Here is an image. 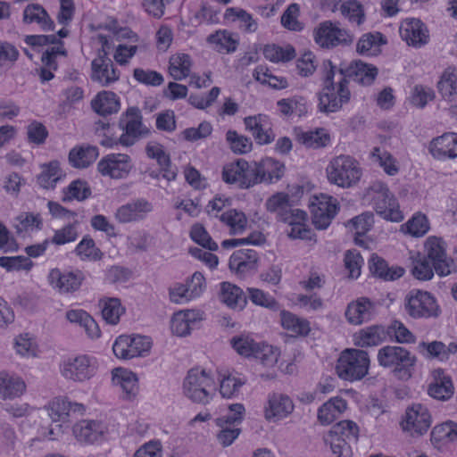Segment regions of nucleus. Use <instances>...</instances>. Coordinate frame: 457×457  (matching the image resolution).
Masks as SVG:
<instances>
[{
	"mask_svg": "<svg viewBox=\"0 0 457 457\" xmlns=\"http://www.w3.org/2000/svg\"><path fill=\"white\" fill-rule=\"evenodd\" d=\"M321 89L317 93L318 110L322 113L339 112L351 100L348 87L352 79L361 86H370L375 81L378 70L361 60H353L349 64L341 62L339 66L330 60H324L321 66Z\"/></svg>",
	"mask_w": 457,
	"mask_h": 457,
	"instance_id": "1",
	"label": "nucleus"
},
{
	"mask_svg": "<svg viewBox=\"0 0 457 457\" xmlns=\"http://www.w3.org/2000/svg\"><path fill=\"white\" fill-rule=\"evenodd\" d=\"M378 365L389 369L398 380L408 381L415 371L417 357L408 349L399 345H385L377 354Z\"/></svg>",
	"mask_w": 457,
	"mask_h": 457,
	"instance_id": "2",
	"label": "nucleus"
},
{
	"mask_svg": "<svg viewBox=\"0 0 457 457\" xmlns=\"http://www.w3.org/2000/svg\"><path fill=\"white\" fill-rule=\"evenodd\" d=\"M370 364V360L367 351L346 348L337 361L336 372L344 380L357 381L368 374Z\"/></svg>",
	"mask_w": 457,
	"mask_h": 457,
	"instance_id": "3",
	"label": "nucleus"
},
{
	"mask_svg": "<svg viewBox=\"0 0 457 457\" xmlns=\"http://www.w3.org/2000/svg\"><path fill=\"white\" fill-rule=\"evenodd\" d=\"M359 437L358 425L350 420H344L334 424L324 440L330 445L336 457H352V444H356Z\"/></svg>",
	"mask_w": 457,
	"mask_h": 457,
	"instance_id": "4",
	"label": "nucleus"
},
{
	"mask_svg": "<svg viewBox=\"0 0 457 457\" xmlns=\"http://www.w3.org/2000/svg\"><path fill=\"white\" fill-rule=\"evenodd\" d=\"M230 345L239 355L258 359L264 366L272 367L278 361L279 353L277 348L264 342H256L249 336L233 337Z\"/></svg>",
	"mask_w": 457,
	"mask_h": 457,
	"instance_id": "5",
	"label": "nucleus"
},
{
	"mask_svg": "<svg viewBox=\"0 0 457 457\" xmlns=\"http://www.w3.org/2000/svg\"><path fill=\"white\" fill-rule=\"evenodd\" d=\"M222 179L228 184L238 183L241 189H248L263 183L259 162H248L245 159H237L235 162L224 167Z\"/></svg>",
	"mask_w": 457,
	"mask_h": 457,
	"instance_id": "6",
	"label": "nucleus"
},
{
	"mask_svg": "<svg viewBox=\"0 0 457 457\" xmlns=\"http://www.w3.org/2000/svg\"><path fill=\"white\" fill-rule=\"evenodd\" d=\"M327 174L330 183L346 188L360 180L361 170L353 157L339 155L330 161L327 167Z\"/></svg>",
	"mask_w": 457,
	"mask_h": 457,
	"instance_id": "7",
	"label": "nucleus"
},
{
	"mask_svg": "<svg viewBox=\"0 0 457 457\" xmlns=\"http://www.w3.org/2000/svg\"><path fill=\"white\" fill-rule=\"evenodd\" d=\"M404 308L413 319H436L442 312L436 297L420 289H411L406 295Z\"/></svg>",
	"mask_w": 457,
	"mask_h": 457,
	"instance_id": "8",
	"label": "nucleus"
},
{
	"mask_svg": "<svg viewBox=\"0 0 457 457\" xmlns=\"http://www.w3.org/2000/svg\"><path fill=\"white\" fill-rule=\"evenodd\" d=\"M213 384L212 378L205 370L193 368L188 370L183 382V390L187 397L194 403L206 404L210 400L208 387Z\"/></svg>",
	"mask_w": 457,
	"mask_h": 457,
	"instance_id": "9",
	"label": "nucleus"
},
{
	"mask_svg": "<svg viewBox=\"0 0 457 457\" xmlns=\"http://www.w3.org/2000/svg\"><path fill=\"white\" fill-rule=\"evenodd\" d=\"M313 37L317 45L328 49L337 46H350L353 42V36L351 33L338 28L331 21L320 22L314 29Z\"/></svg>",
	"mask_w": 457,
	"mask_h": 457,
	"instance_id": "10",
	"label": "nucleus"
},
{
	"mask_svg": "<svg viewBox=\"0 0 457 457\" xmlns=\"http://www.w3.org/2000/svg\"><path fill=\"white\" fill-rule=\"evenodd\" d=\"M309 207L312 223L318 229H326L339 211L337 200L325 194L314 196Z\"/></svg>",
	"mask_w": 457,
	"mask_h": 457,
	"instance_id": "11",
	"label": "nucleus"
},
{
	"mask_svg": "<svg viewBox=\"0 0 457 457\" xmlns=\"http://www.w3.org/2000/svg\"><path fill=\"white\" fill-rule=\"evenodd\" d=\"M431 422L428 409L420 403H414L406 409L400 425L402 429L411 436H420L427 433Z\"/></svg>",
	"mask_w": 457,
	"mask_h": 457,
	"instance_id": "12",
	"label": "nucleus"
},
{
	"mask_svg": "<svg viewBox=\"0 0 457 457\" xmlns=\"http://www.w3.org/2000/svg\"><path fill=\"white\" fill-rule=\"evenodd\" d=\"M151 348L150 338L144 336H119L112 345L114 355L121 360L144 356Z\"/></svg>",
	"mask_w": 457,
	"mask_h": 457,
	"instance_id": "13",
	"label": "nucleus"
},
{
	"mask_svg": "<svg viewBox=\"0 0 457 457\" xmlns=\"http://www.w3.org/2000/svg\"><path fill=\"white\" fill-rule=\"evenodd\" d=\"M96 370V360L94 357L82 354L65 361L62 364V374L67 379L83 382L94 377Z\"/></svg>",
	"mask_w": 457,
	"mask_h": 457,
	"instance_id": "14",
	"label": "nucleus"
},
{
	"mask_svg": "<svg viewBox=\"0 0 457 457\" xmlns=\"http://www.w3.org/2000/svg\"><path fill=\"white\" fill-rule=\"evenodd\" d=\"M133 168L129 155L125 154H110L97 163V170L103 176L120 179L127 178Z\"/></svg>",
	"mask_w": 457,
	"mask_h": 457,
	"instance_id": "15",
	"label": "nucleus"
},
{
	"mask_svg": "<svg viewBox=\"0 0 457 457\" xmlns=\"http://www.w3.org/2000/svg\"><path fill=\"white\" fill-rule=\"evenodd\" d=\"M86 279L85 273L80 270L61 271L59 269L51 270L48 275L50 285L62 294L78 291Z\"/></svg>",
	"mask_w": 457,
	"mask_h": 457,
	"instance_id": "16",
	"label": "nucleus"
},
{
	"mask_svg": "<svg viewBox=\"0 0 457 457\" xmlns=\"http://www.w3.org/2000/svg\"><path fill=\"white\" fill-rule=\"evenodd\" d=\"M294 408V403L288 395L271 393L268 395L267 402L264 404V418L269 422H277L290 415Z\"/></svg>",
	"mask_w": 457,
	"mask_h": 457,
	"instance_id": "17",
	"label": "nucleus"
},
{
	"mask_svg": "<svg viewBox=\"0 0 457 457\" xmlns=\"http://www.w3.org/2000/svg\"><path fill=\"white\" fill-rule=\"evenodd\" d=\"M400 35L403 40L413 47H421L429 41V30L420 19H405L400 26Z\"/></svg>",
	"mask_w": 457,
	"mask_h": 457,
	"instance_id": "18",
	"label": "nucleus"
},
{
	"mask_svg": "<svg viewBox=\"0 0 457 457\" xmlns=\"http://www.w3.org/2000/svg\"><path fill=\"white\" fill-rule=\"evenodd\" d=\"M72 432L79 442L92 445L104 440L107 427L99 420H83L73 426Z\"/></svg>",
	"mask_w": 457,
	"mask_h": 457,
	"instance_id": "19",
	"label": "nucleus"
},
{
	"mask_svg": "<svg viewBox=\"0 0 457 457\" xmlns=\"http://www.w3.org/2000/svg\"><path fill=\"white\" fill-rule=\"evenodd\" d=\"M269 120V116L261 113L244 119L245 129L252 133L258 145H268L275 139V134Z\"/></svg>",
	"mask_w": 457,
	"mask_h": 457,
	"instance_id": "20",
	"label": "nucleus"
},
{
	"mask_svg": "<svg viewBox=\"0 0 457 457\" xmlns=\"http://www.w3.org/2000/svg\"><path fill=\"white\" fill-rule=\"evenodd\" d=\"M382 195L375 199L376 212L386 220L400 222L403 220L396 198L390 193L387 186H380Z\"/></svg>",
	"mask_w": 457,
	"mask_h": 457,
	"instance_id": "21",
	"label": "nucleus"
},
{
	"mask_svg": "<svg viewBox=\"0 0 457 457\" xmlns=\"http://www.w3.org/2000/svg\"><path fill=\"white\" fill-rule=\"evenodd\" d=\"M376 312V305L368 297H360L348 304L345 317L349 323L361 325L370 320Z\"/></svg>",
	"mask_w": 457,
	"mask_h": 457,
	"instance_id": "22",
	"label": "nucleus"
},
{
	"mask_svg": "<svg viewBox=\"0 0 457 457\" xmlns=\"http://www.w3.org/2000/svg\"><path fill=\"white\" fill-rule=\"evenodd\" d=\"M444 242L436 237H429L425 247L428 252L427 259L433 263L435 271L439 276H446L450 273V268L446 262V253L444 247Z\"/></svg>",
	"mask_w": 457,
	"mask_h": 457,
	"instance_id": "23",
	"label": "nucleus"
},
{
	"mask_svg": "<svg viewBox=\"0 0 457 457\" xmlns=\"http://www.w3.org/2000/svg\"><path fill=\"white\" fill-rule=\"evenodd\" d=\"M430 154L438 160L457 157V134L449 132L434 138L429 144Z\"/></svg>",
	"mask_w": 457,
	"mask_h": 457,
	"instance_id": "24",
	"label": "nucleus"
},
{
	"mask_svg": "<svg viewBox=\"0 0 457 457\" xmlns=\"http://www.w3.org/2000/svg\"><path fill=\"white\" fill-rule=\"evenodd\" d=\"M370 273L384 281H394L404 275V269L400 266L389 267L385 259L377 253H372L369 260Z\"/></svg>",
	"mask_w": 457,
	"mask_h": 457,
	"instance_id": "25",
	"label": "nucleus"
},
{
	"mask_svg": "<svg viewBox=\"0 0 457 457\" xmlns=\"http://www.w3.org/2000/svg\"><path fill=\"white\" fill-rule=\"evenodd\" d=\"M152 210L151 204L145 199H137L118 208L115 217L120 223L137 221L144 214Z\"/></svg>",
	"mask_w": 457,
	"mask_h": 457,
	"instance_id": "26",
	"label": "nucleus"
},
{
	"mask_svg": "<svg viewBox=\"0 0 457 457\" xmlns=\"http://www.w3.org/2000/svg\"><path fill=\"white\" fill-rule=\"evenodd\" d=\"M91 107L104 117L117 113L120 109V97L112 91L103 90L93 98Z\"/></svg>",
	"mask_w": 457,
	"mask_h": 457,
	"instance_id": "27",
	"label": "nucleus"
},
{
	"mask_svg": "<svg viewBox=\"0 0 457 457\" xmlns=\"http://www.w3.org/2000/svg\"><path fill=\"white\" fill-rule=\"evenodd\" d=\"M295 132L297 142L308 148L318 149L326 147L331 140L329 133L324 128H317L308 131L295 128Z\"/></svg>",
	"mask_w": 457,
	"mask_h": 457,
	"instance_id": "28",
	"label": "nucleus"
},
{
	"mask_svg": "<svg viewBox=\"0 0 457 457\" xmlns=\"http://www.w3.org/2000/svg\"><path fill=\"white\" fill-rule=\"evenodd\" d=\"M386 338V328L381 325H372L361 328L353 335L354 345L361 348L378 345Z\"/></svg>",
	"mask_w": 457,
	"mask_h": 457,
	"instance_id": "29",
	"label": "nucleus"
},
{
	"mask_svg": "<svg viewBox=\"0 0 457 457\" xmlns=\"http://www.w3.org/2000/svg\"><path fill=\"white\" fill-rule=\"evenodd\" d=\"M98 155V148L95 145H77L71 149L69 153V162L74 168L84 169L91 165Z\"/></svg>",
	"mask_w": 457,
	"mask_h": 457,
	"instance_id": "30",
	"label": "nucleus"
},
{
	"mask_svg": "<svg viewBox=\"0 0 457 457\" xmlns=\"http://www.w3.org/2000/svg\"><path fill=\"white\" fill-rule=\"evenodd\" d=\"M435 382L428 386V395L440 401H447L453 395V385L450 377L444 376L441 369L434 371Z\"/></svg>",
	"mask_w": 457,
	"mask_h": 457,
	"instance_id": "31",
	"label": "nucleus"
},
{
	"mask_svg": "<svg viewBox=\"0 0 457 457\" xmlns=\"http://www.w3.org/2000/svg\"><path fill=\"white\" fill-rule=\"evenodd\" d=\"M84 406L81 403H71L67 398H54L49 404V416L54 422L68 420L70 412H81Z\"/></svg>",
	"mask_w": 457,
	"mask_h": 457,
	"instance_id": "32",
	"label": "nucleus"
},
{
	"mask_svg": "<svg viewBox=\"0 0 457 457\" xmlns=\"http://www.w3.org/2000/svg\"><path fill=\"white\" fill-rule=\"evenodd\" d=\"M112 375V382L121 387L124 398L132 399L137 395L138 390L137 378L134 372L123 368H115Z\"/></svg>",
	"mask_w": 457,
	"mask_h": 457,
	"instance_id": "33",
	"label": "nucleus"
},
{
	"mask_svg": "<svg viewBox=\"0 0 457 457\" xmlns=\"http://www.w3.org/2000/svg\"><path fill=\"white\" fill-rule=\"evenodd\" d=\"M25 389L26 385L20 377L5 371L0 372V398L6 400L20 397Z\"/></svg>",
	"mask_w": 457,
	"mask_h": 457,
	"instance_id": "34",
	"label": "nucleus"
},
{
	"mask_svg": "<svg viewBox=\"0 0 457 457\" xmlns=\"http://www.w3.org/2000/svg\"><path fill=\"white\" fill-rule=\"evenodd\" d=\"M120 71L114 65L112 67L106 62L97 63L91 62L90 79L93 82L99 83L102 87H109L120 79Z\"/></svg>",
	"mask_w": 457,
	"mask_h": 457,
	"instance_id": "35",
	"label": "nucleus"
},
{
	"mask_svg": "<svg viewBox=\"0 0 457 457\" xmlns=\"http://www.w3.org/2000/svg\"><path fill=\"white\" fill-rule=\"evenodd\" d=\"M457 440V423L447 420L433 428L430 441L436 448H441L450 442Z\"/></svg>",
	"mask_w": 457,
	"mask_h": 457,
	"instance_id": "36",
	"label": "nucleus"
},
{
	"mask_svg": "<svg viewBox=\"0 0 457 457\" xmlns=\"http://www.w3.org/2000/svg\"><path fill=\"white\" fill-rule=\"evenodd\" d=\"M42 171L37 177V182L45 189H54L56 183L64 176L57 160H53L42 166Z\"/></svg>",
	"mask_w": 457,
	"mask_h": 457,
	"instance_id": "37",
	"label": "nucleus"
},
{
	"mask_svg": "<svg viewBox=\"0 0 457 457\" xmlns=\"http://www.w3.org/2000/svg\"><path fill=\"white\" fill-rule=\"evenodd\" d=\"M220 301L230 308H238L242 310L246 303V296L243 290L236 285L229 282H222L220 284Z\"/></svg>",
	"mask_w": 457,
	"mask_h": 457,
	"instance_id": "38",
	"label": "nucleus"
},
{
	"mask_svg": "<svg viewBox=\"0 0 457 457\" xmlns=\"http://www.w3.org/2000/svg\"><path fill=\"white\" fill-rule=\"evenodd\" d=\"M67 320L71 323H78L84 328L90 338H98L101 335L98 324L84 310H70L66 312Z\"/></svg>",
	"mask_w": 457,
	"mask_h": 457,
	"instance_id": "39",
	"label": "nucleus"
},
{
	"mask_svg": "<svg viewBox=\"0 0 457 457\" xmlns=\"http://www.w3.org/2000/svg\"><path fill=\"white\" fill-rule=\"evenodd\" d=\"M258 162L263 183H275L280 180L284 176V163L270 157L262 159Z\"/></svg>",
	"mask_w": 457,
	"mask_h": 457,
	"instance_id": "40",
	"label": "nucleus"
},
{
	"mask_svg": "<svg viewBox=\"0 0 457 457\" xmlns=\"http://www.w3.org/2000/svg\"><path fill=\"white\" fill-rule=\"evenodd\" d=\"M277 105L279 108L280 113L287 117L293 114L302 117L305 116L308 112L306 99L302 96L282 98L277 102Z\"/></svg>",
	"mask_w": 457,
	"mask_h": 457,
	"instance_id": "41",
	"label": "nucleus"
},
{
	"mask_svg": "<svg viewBox=\"0 0 457 457\" xmlns=\"http://www.w3.org/2000/svg\"><path fill=\"white\" fill-rule=\"evenodd\" d=\"M281 325L287 329L295 333L296 336L306 337L311 331L310 322L306 319L297 317L287 311L280 312Z\"/></svg>",
	"mask_w": 457,
	"mask_h": 457,
	"instance_id": "42",
	"label": "nucleus"
},
{
	"mask_svg": "<svg viewBox=\"0 0 457 457\" xmlns=\"http://www.w3.org/2000/svg\"><path fill=\"white\" fill-rule=\"evenodd\" d=\"M219 219L230 228L231 235L243 233L247 226L246 215L237 209H230L223 212Z\"/></svg>",
	"mask_w": 457,
	"mask_h": 457,
	"instance_id": "43",
	"label": "nucleus"
},
{
	"mask_svg": "<svg viewBox=\"0 0 457 457\" xmlns=\"http://www.w3.org/2000/svg\"><path fill=\"white\" fill-rule=\"evenodd\" d=\"M192 62L187 54L173 55L170 59L169 72L175 80H181L189 75Z\"/></svg>",
	"mask_w": 457,
	"mask_h": 457,
	"instance_id": "44",
	"label": "nucleus"
},
{
	"mask_svg": "<svg viewBox=\"0 0 457 457\" xmlns=\"http://www.w3.org/2000/svg\"><path fill=\"white\" fill-rule=\"evenodd\" d=\"M63 193L62 202L71 201L72 199L82 202L90 197L92 194L88 183L80 179L73 180L63 189Z\"/></svg>",
	"mask_w": 457,
	"mask_h": 457,
	"instance_id": "45",
	"label": "nucleus"
},
{
	"mask_svg": "<svg viewBox=\"0 0 457 457\" xmlns=\"http://www.w3.org/2000/svg\"><path fill=\"white\" fill-rule=\"evenodd\" d=\"M253 77L263 85L268 84L273 89H284L288 87L285 77L273 75L267 67L262 65H259L254 69Z\"/></svg>",
	"mask_w": 457,
	"mask_h": 457,
	"instance_id": "46",
	"label": "nucleus"
},
{
	"mask_svg": "<svg viewBox=\"0 0 457 457\" xmlns=\"http://www.w3.org/2000/svg\"><path fill=\"white\" fill-rule=\"evenodd\" d=\"M373 225L374 214L371 212H364L356 215L345 223V227L358 236H365L371 230Z\"/></svg>",
	"mask_w": 457,
	"mask_h": 457,
	"instance_id": "47",
	"label": "nucleus"
},
{
	"mask_svg": "<svg viewBox=\"0 0 457 457\" xmlns=\"http://www.w3.org/2000/svg\"><path fill=\"white\" fill-rule=\"evenodd\" d=\"M264 57L272 62H289L295 58L296 53L294 46L287 45L285 48L277 45H266L263 48Z\"/></svg>",
	"mask_w": 457,
	"mask_h": 457,
	"instance_id": "48",
	"label": "nucleus"
},
{
	"mask_svg": "<svg viewBox=\"0 0 457 457\" xmlns=\"http://www.w3.org/2000/svg\"><path fill=\"white\" fill-rule=\"evenodd\" d=\"M386 38L380 32L363 34L356 45V52L361 55H373L371 53L373 47L386 44Z\"/></svg>",
	"mask_w": 457,
	"mask_h": 457,
	"instance_id": "49",
	"label": "nucleus"
},
{
	"mask_svg": "<svg viewBox=\"0 0 457 457\" xmlns=\"http://www.w3.org/2000/svg\"><path fill=\"white\" fill-rule=\"evenodd\" d=\"M125 312V308L121 305L119 298H109L103 303L102 315L104 320L111 325H116L120 321V316Z\"/></svg>",
	"mask_w": 457,
	"mask_h": 457,
	"instance_id": "50",
	"label": "nucleus"
},
{
	"mask_svg": "<svg viewBox=\"0 0 457 457\" xmlns=\"http://www.w3.org/2000/svg\"><path fill=\"white\" fill-rule=\"evenodd\" d=\"M386 337L395 339L399 344H413L416 337L401 321L394 320L386 329Z\"/></svg>",
	"mask_w": 457,
	"mask_h": 457,
	"instance_id": "51",
	"label": "nucleus"
},
{
	"mask_svg": "<svg viewBox=\"0 0 457 457\" xmlns=\"http://www.w3.org/2000/svg\"><path fill=\"white\" fill-rule=\"evenodd\" d=\"M76 254L82 260L98 261L103 257V253L96 246L95 241L88 236L84 237L75 248Z\"/></svg>",
	"mask_w": 457,
	"mask_h": 457,
	"instance_id": "52",
	"label": "nucleus"
},
{
	"mask_svg": "<svg viewBox=\"0 0 457 457\" xmlns=\"http://www.w3.org/2000/svg\"><path fill=\"white\" fill-rule=\"evenodd\" d=\"M17 223L14 225L18 236L24 237V234L34 228L40 229L42 220L39 214L24 212L16 218Z\"/></svg>",
	"mask_w": 457,
	"mask_h": 457,
	"instance_id": "53",
	"label": "nucleus"
},
{
	"mask_svg": "<svg viewBox=\"0 0 457 457\" xmlns=\"http://www.w3.org/2000/svg\"><path fill=\"white\" fill-rule=\"evenodd\" d=\"M224 18L232 20L233 21L238 19L245 25V30L248 33L255 32L258 29V24L253 16L245 10L229 7L226 10Z\"/></svg>",
	"mask_w": 457,
	"mask_h": 457,
	"instance_id": "54",
	"label": "nucleus"
},
{
	"mask_svg": "<svg viewBox=\"0 0 457 457\" xmlns=\"http://www.w3.org/2000/svg\"><path fill=\"white\" fill-rule=\"evenodd\" d=\"M437 89L444 99L453 101L457 96L456 75L445 71L437 83Z\"/></svg>",
	"mask_w": 457,
	"mask_h": 457,
	"instance_id": "55",
	"label": "nucleus"
},
{
	"mask_svg": "<svg viewBox=\"0 0 457 457\" xmlns=\"http://www.w3.org/2000/svg\"><path fill=\"white\" fill-rule=\"evenodd\" d=\"M207 42L220 46V48L225 49L227 53L235 52L238 46V39L234 38L232 34L226 29L210 34L207 37Z\"/></svg>",
	"mask_w": 457,
	"mask_h": 457,
	"instance_id": "56",
	"label": "nucleus"
},
{
	"mask_svg": "<svg viewBox=\"0 0 457 457\" xmlns=\"http://www.w3.org/2000/svg\"><path fill=\"white\" fill-rule=\"evenodd\" d=\"M226 139L229 144L230 149L237 154L249 153L253 148L251 138L239 135L235 130H228L226 134Z\"/></svg>",
	"mask_w": 457,
	"mask_h": 457,
	"instance_id": "57",
	"label": "nucleus"
},
{
	"mask_svg": "<svg viewBox=\"0 0 457 457\" xmlns=\"http://www.w3.org/2000/svg\"><path fill=\"white\" fill-rule=\"evenodd\" d=\"M246 383L245 378H237L231 374L224 376L220 381V393L224 398H233L239 394V389Z\"/></svg>",
	"mask_w": 457,
	"mask_h": 457,
	"instance_id": "58",
	"label": "nucleus"
},
{
	"mask_svg": "<svg viewBox=\"0 0 457 457\" xmlns=\"http://www.w3.org/2000/svg\"><path fill=\"white\" fill-rule=\"evenodd\" d=\"M0 267L6 270V271L14 270H30L33 267V262L27 256H1Z\"/></svg>",
	"mask_w": 457,
	"mask_h": 457,
	"instance_id": "59",
	"label": "nucleus"
},
{
	"mask_svg": "<svg viewBox=\"0 0 457 457\" xmlns=\"http://www.w3.org/2000/svg\"><path fill=\"white\" fill-rule=\"evenodd\" d=\"M229 412L222 417L217 418L215 422L220 428L225 426L237 425L244 420L245 409L242 403H233L228 406Z\"/></svg>",
	"mask_w": 457,
	"mask_h": 457,
	"instance_id": "60",
	"label": "nucleus"
},
{
	"mask_svg": "<svg viewBox=\"0 0 457 457\" xmlns=\"http://www.w3.org/2000/svg\"><path fill=\"white\" fill-rule=\"evenodd\" d=\"M403 230L412 237H420L424 236L429 229V223L424 214L414 215L405 224L402 226Z\"/></svg>",
	"mask_w": 457,
	"mask_h": 457,
	"instance_id": "61",
	"label": "nucleus"
},
{
	"mask_svg": "<svg viewBox=\"0 0 457 457\" xmlns=\"http://www.w3.org/2000/svg\"><path fill=\"white\" fill-rule=\"evenodd\" d=\"M191 239L209 251H217L219 246L215 241L212 240L205 228L201 224H195L190 230Z\"/></svg>",
	"mask_w": 457,
	"mask_h": 457,
	"instance_id": "62",
	"label": "nucleus"
},
{
	"mask_svg": "<svg viewBox=\"0 0 457 457\" xmlns=\"http://www.w3.org/2000/svg\"><path fill=\"white\" fill-rule=\"evenodd\" d=\"M229 270L240 278H245L257 271L258 263L253 261L245 262L237 255H231L228 262Z\"/></svg>",
	"mask_w": 457,
	"mask_h": 457,
	"instance_id": "63",
	"label": "nucleus"
},
{
	"mask_svg": "<svg viewBox=\"0 0 457 457\" xmlns=\"http://www.w3.org/2000/svg\"><path fill=\"white\" fill-rule=\"evenodd\" d=\"M133 77L139 83L152 87L161 86L164 81L163 76L160 72L141 68L134 70Z\"/></svg>",
	"mask_w": 457,
	"mask_h": 457,
	"instance_id": "64",
	"label": "nucleus"
}]
</instances>
